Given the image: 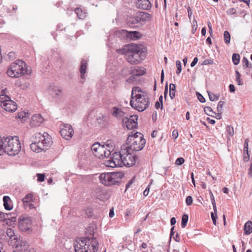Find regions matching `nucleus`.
Listing matches in <instances>:
<instances>
[{
	"instance_id": "obj_1",
	"label": "nucleus",
	"mask_w": 252,
	"mask_h": 252,
	"mask_svg": "<svg viewBox=\"0 0 252 252\" xmlns=\"http://www.w3.org/2000/svg\"><path fill=\"white\" fill-rule=\"evenodd\" d=\"M122 53L126 55L127 62L131 64H139L145 58V53L140 47L134 44L124 46Z\"/></svg>"
},
{
	"instance_id": "obj_2",
	"label": "nucleus",
	"mask_w": 252,
	"mask_h": 252,
	"mask_svg": "<svg viewBox=\"0 0 252 252\" xmlns=\"http://www.w3.org/2000/svg\"><path fill=\"white\" fill-rule=\"evenodd\" d=\"M30 73L31 71L28 69L25 62L20 60H17L16 63H11L7 70V75L13 78H17Z\"/></svg>"
},
{
	"instance_id": "obj_3",
	"label": "nucleus",
	"mask_w": 252,
	"mask_h": 252,
	"mask_svg": "<svg viewBox=\"0 0 252 252\" xmlns=\"http://www.w3.org/2000/svg\"><path fill=\"white\" fill-rule=\"evenodd\" d=\"M124 176L123 173L121 172L102 173L99 176V179L104 186H111L119 185Z\"/></svg>"
},
{
	"instance_id": "obj_4",
	"label": "nucleus",
	"mask_w": 252,
	"mask_h": 252,
	"mask_svg": "<svg viewBox=\"0 0 252 252\" xmlns=\"http://www.w3.org/2000/svg\"><path fill=\"white\" fill-rule=\"evenodd\" d=\"M3 140L4 153L9 156H15L19 153L21 147L18 137H7L3 138Z\"/></svg>"
},
{
	"instance_id": "obj_5",
	"label": "nucleus",
	"mask_w": 252,
	"mask_h": 252,
	"mask_svg": "<svg viewBox=\"0 0 252 252\" xmlns=\"http://www.w3.org/2000/svg\"><path fill=\"white\" fill-rule=\"evenodd\" d=\"M136 103L134 104L133 99L130 101V106L137 110L139 112H142L146 110L150 105L149 98L147 94H136L134 95Z\"/></svg>"
},
{
	"instance_id": "obj_6",
	"label": "nucleus",
	"mask_w": 252,
	"mask_h": 252,
	"mask_svg": "<svg viewBox=\"0 0 252 252\" xmlns=\"http://www.w3.org/2000/svg\"><path fill=\"white\" fill-rule=\"evenodd\" d=\"M146 144V140L144 136L136 137L134 139L126 143L128 146L126 147L129 150L132 151H139L142 150Z\"/></svg>"
},
{
	"instance_id": "obj_7",
	"label": "nucleus",
	"mask_w": 252,
	"mask_h": 252,
	"mask_svg": "<svg viewBox=\"0 0 252 252\" xmlns=\"http://www.w3.org/2000/svg\"><path fill=\"white\" fill-rule=\"evenodd\" d=\"M124 156L122 161V165L130 167L133 165L135 163V156L132 153H130L129 150L125 148V152L124 153Z\"/></svg>"
},
{
	"instance_id": "obj_8",
	"label": "nucleus",
	"mask_w": 252,
	"mask_h": 252,
	"mask_svg": "<svg viewBox=\"0 0 252 252\" xmlns=\"http://www.w3.org/2000/svg\"><path fill=\"white\" fill-rule=\"evenodd\" d=\"M91 237L88 235L85 237H82L74 243V247L75 252H85L87 242H89Z\"/></svg>"
},
{
	"instance_id": "obj_9",
	"label": "nucleus",
	"mask_w": 252,
	"mask_h": 252,
	"mask_svg": "<svg viewBox=\"0 0 252 252\" xmlns=\"http://www.w3.org/2000/svg\"><path fill=\"white\" fill-rule=\"evenodd\" d=\"M94 232L93 233H90L91 237L89 242H87L88 244H87L85 252H95L98 249V242L96 239L94 237Z\"/></svg>"
},
{
	"instance_id": "obj_10",
	"label": "nucleus",
	"mask_w": 252,
	"mask_h": 252,
	"mask_svg": "<svg viewBox=\"0 0 252 252\" xmlns=\"http://www.w3.org/2000/svg\"><path fill=\"white\" fill-rule=\"evenodd\" d=\"M62 126L60 130L62 136L67 140L71 138L74 133L72 126L69 124H64Z\"/></svg>"
},
{
	"instance_id": "obj_11",
	"label": "nucleus",
	"mask_w": 252,
	"mask_h": 252,
	"mask_svg": "<svg viewBox=\"0 0 252 252\" xmlns=\"http://www.w3.org/2000/svg\"><path fill=\"white\" fill-rule=\"evenodd\" d=\"M138 119V116L137 115L130 116L129 118L125 117V118L123 119V122L125 123V126L128 129H132L134 128H136L137 126V121Z\"/></svg>"
},
{
	"instance_id": "obj_12",
	"label": "nucleus",
	"mask_w": 252,
	"mask_h": 252,
	"mask_svg": "<svg viewBox=\"0 0 252 252\" xmlns=\"http://www.w3.org/2000/svg\"><path fill=\"white\" fill-rule=\"evenodd\" d=\"M136 16L140 27L143 26L146 22L150 21L152 17L150 14L145 12H138L136 13Z\"/></svg>"
},
{
	"instance_id": "obj_13",
	"label": "nucleus",
	"mask_w": 252,
	"mask_h": 252,
	"mask_svg": "<svg viewBox=\"0 0 252 252\" xmlns=\"http://www.w3.org/2000/svg\"><path fill=\"white\" fill-rule=\"evenodd\" d=\"M1 106L5 111L13 112L15 111L17 109V104L12 100H5L1 102Z\"/></svg>"
},
{
	"instance_id": "obj_14",
	"label": "nucleus",
	"mask_w": 252,
	"mask_h": 252,
	"mask_svg": "<svg viewBox=\"0 0 252 252\" xmlns=\"http://www.w3.org/2000/svg\"><path fill=\"white\" fill-rule=\"evenodd\" d=\"M13 252H30L31 250H29V246L26 241H22L21 243L16 244L15 248H13Z\"/></svg>"
},
{
	"instance_id": "obj_15",
	"label": "nucleus",
	"mask_w": 252,
	"mask_h": 252,
	"mask_svg": "<svg viewBox=\"0 0 252 252\" xmlns=\"http://www.w3.org/2000/svg\"><path fill=\"white\" fill-rule=\"evenodd\" d=\"M124 152H125V148L121 149L119 152H115L113 153L112 156L111 157L117 163L118 166H122V161Z\"/></svg>"
},
{
	"instance_id": "obj_16",
	"label": "nucleus",
	"mask_w": 252,
	"mask_h": 252,
	"mask_svg": "<svg viewBox=\"0 0 252 252\" xmlns=\"http://www.w3.org/2000/svg\"><path fill=\"white\" fill-rule=\"evenodd\" d=\"M43 121L44 119L40 114H35L32 117L30 124L32 127L38 126Z\"/></svg>"
},
{
	"instance_id": "obj_17",
	"label": "nucleus",
	"mask_w": 252,
	"mask_h": 252,
	"mask_svg": "<svg viewBox=\"0 0 252 252\" xmlns=\"http://www.w3.org/2000/svg\"><path fill=\"white\" fill-rule=\"evenodd\" d=\"M42 138L40 139V143L43 144L44 147L47 149L48 147H50L52 144L51 137L49 134L44 132L42 134Z\"/></svg>"
},
{
	"instance_id": "obj_18",
	"label": "nucleus",
	"mask_w": 252,
	"mask_h": 252,
	"mask_svg": "<svg viewBox=\"0 0 252 252\" xmlns=\"http://www.w3.org/2000/svg\"><path fill=\"white\" fill-rule=\"evenodd\" d=\"M111 115L117 118V119H121L125 117V115L126 113L124 112L122 109L119 108L117 107H113L111 111Z\"/></svg>"
},
{
	"instance_id": "obj_19",
	"label": "nucleus",
	"mask_w": 252,
	"mask_h": 252,
	"mask_svg": "<svg viewBox=\"0 0 252 252\" xmlns=\"http://www.w3.org/2000/svg\"><path fill=\"white\" fill-rule=\"evenodd\" d=\"M29 220L28 218L26 217H20L19 219L18 226L21 230L26 231L29 229V227L27 226Z\"/></svg>"
},
{
	"instance_id": "obj_20",
	"label": "nucleus",
	"mask_w": 252,
	"mask_h": 252,
	"mask_svg": "<svg viewBox=\"0 0 252 252\" xmlns=\"http://www.w3.org/2000/svg\"><path fill=\"white\" fill-rule=\"evenodd\" d=\"M137 6L142 9L148 10L151 7V4L149 0H138Z\"/></svg>"
},
{
	"instance_id": "obj_21",
	"label": "nucleus",
	"mask_w": 252,
	"mask_h": 252,
	"mask_svg": "<svg viewBox=\"0 0 252 252\" xmlns=\"http://www.w3.org/2000/svg\"><path fill=\"white\" fill-rule=\"evenodd\" d=\"M146 73L145 69L143 67L136 66L133 69H131L129 74L133 75L135 76H140Z\"/></svg>"
},
{
	"instance_id": "obj_22",
	"label": "nucleus",
	"mask_w": 252,
	"mask_h": 252,
	"mask_svg": "<svg viewBox=\"0 0 252 252\" xmlns=\"http://www.w3.org/2000/svg\"><path fill=\"white\" fill-rule=\"evenodd\" d=\"M126 23L131 28L140 27L136 15L127 17Z\"/></svg>"
},
{
	"instance_id": "obj_23",
	"label": "nucleus",
	"mask_w": 252,
	"mask_h": 252,
	"mask_svg": "<svg viewBox=\"0 0 252 252\" xmlns=\"http://www.w3.org/2000/svg\"><path fill=\"white\" fill-rule=\"evenodd\" d=\"M49 90L50 94L52 95H54L55 97L57 98L62 97V91L58 87L51 86L49 88Z\"/></svg>"
},
{
	"instance_id": "obj_24",
	"label": "nucleus",
	"mask_w": 252,
	"mask_h": 252,
	"mask_svg": "<svg viewBox=\"0 0 252 252\" xmlns=\"http://www.w3.org/2000/svg\"><path fill=\"white\" fill-rule=\"evenodd\" d=\"M31 149L34 152L40 153L42 151L46 150L43 144L40 143H32L30 145Z\"/></svg>"
},
{
	"instance_id": "obj_25",
	"label": "nucleus",
	"mask_w": 252,
	"mask_h": 252,
	"mask_svg": "<svg viewBox=\"0 0 252 252\" xmlns=\"http://www.w3.org/2000/svg\"><path fill=\"white\" fill-rule=\"evenodd\" d=\"M252 233V221H247L244 226V234L246 235H250Z\"/></svg>"
},
{
	"instance_id": "obj_26",
	"label": "nucleus",
	"mask_w": 252,
	"mask_h": 252,
	"mask_svg": "<svg viewBox=\"0 0 252 252\" xmlns=\"http://www.w3.org/2000/svg\"><path fill=\"white\" fill-rule=\"evenodd\" d=\"M127 32V36L134 40L140 39L142 36V34L137 31Z\"/></svg>"
},
{
	"instance_id": "obj_27",
	"label": "nucleus",
	"mask_w": 252,
	"mask_h": 252,
	"mask_svg": "<svg viewBox=\"0 0 252 252\" xmlns=\"http://www.w3.org/2000/svg\"><path fill=\"white\" fill-rule=\"evenodd\" d=\"M87 66V62L85 59H82L81 61V64L80 67V72L81 73V77L83 79L84 78L85 74L86 72V68Z\"/></svg>"
},
{
	"instance_id": "obj_28",
	"label": "nucleus",
	"mask_w": 252,
	"mask_h": 252,
	"mask_svg": "<svg viewBox=\"0 0 252 252\" xmlns=\"http://www.w3.org/2000/svg\"><path fill=\"white\" fill-rule=\"evenodd\" d=\"M143 135L138 132H135L134 131H131L129 132L128 137L126 140V143H129V141H131L132 139L136 138V137H139V136H142Z\"/></svg>"
},
{
	"instance_id": "obj_29",
	"label": "nucleus",
	"mask_w": 252,
	"mask_h": 252,
	"mask_svg": "<svg viewBox=\"0 0 252 252\" xmlns=\"http://www.w3.org/2000/svg\"><path fill=\"white\" fill-rule=\"evenodd\" d=\"M12 239H9L8 240V244L13 246V248H15L16 246V244H18V243H21L23 240H21L17 236H14L13 237L11 238Z\"/></svg>"
},
{
	"instance_id": "obj_30",
	"label": "nucleus",
	"mask_w": 252,
	"mask_h": 252,
	"mask_svg": "<svg viewBox=\"0 0 252 252\" xmlns=\"http://www.w3.org/2000/svg\"><path fill=\"white\" fill-rule=\"evenodd\" d=\"M10 201V198L8 196H4L3 197V206L6 210L9 211L12 209V207L9 204V202Z\"/></svg>"
},
{
	"instance_id": "obj_31",
	"label": "nucleus",
	"mask_w": 252,
	"mask_h": 252,
	"mask_svg": "<svg viewBox=\"0 0 252 252\" xmlns=\"http://www.w3.org/2000/svg\"><path fill=\"white\" fill-rule=\"evenodd\" d=\"M42 134L40 132H38L34 134L31 137V141L33 143H40V139L42 138Z\"/></svg>"
},
{
	"instance_id": "obj_32",
	"label": "nucleus",
	"mask_w": 252,
	"mask_h": 252,
	"mask_svg": "<svg viewBox=\"0 0 252 252\" xmlns=\"http://www.w3.org/2000/svg\"><path fill=\"white\" fill-rule=\"evenodd\" d=\"M146 94L145 93L142 91L140 87L137 86L133 87L131 92V99H133L134 98H135L134 94H135V95L136 94Z\"/></svg>"
},
{
	"instance_id": "obj_33",
	"label": "nucleus",
	"mask_w": 252,
	"mask_h": 252,
	"mask_svg": "<svg viewBox=\"0 0 252 252\" xmlns=\"http://www.w3.org/2000/svg\"><path fill=\"white\" fill-rule=\"evenodd\" d=\"M106 145H101V147L98 149L97 152L94 155V156L98 158H103V154L104 153L105 150Z\"/></svg>"
},
{
	"instance_id": "obj_34",
	"label": "nucleus",
	"mask_w": 252,
	"mask_h": 252,
	"mask_svg": "<svg viewBox=\"0 0 252 252\" xmlns=\"http://www.w3.org/2000/svg\"><path fill=\"white\" fill-rule=\"evenodd\" d=\"M176 86L174 84L171 83L169 85V96L171 99H173L175 96Z\"/></svg>"
},
{
	"instance_id": "obj_35",
	"label": "nucleus",
	"mask_w": 252,
	"mask_h": 252,
	"mask_svg": "<svg viewBox=\"0 0 252 252\" xmlns=\"http://www.w3.org/2000/svg\"><path fill=\"white\" fill-rule=\"evenodd\" d=\"M75 12L78 18L80 19H83L86 17V13L84 12L80 8H76L75 9Z\"/></svg>"
},
{
	"instance_id": "obj_36",
	"label": "nucleus",
	"mask_w": 252,
	"mask_h": 252,
	"mask_svg": "<svg viewBox=\"0 0 252 252\" xmlns=\"http://www.w3.org/2000/svg\"><path fill=\"white\" fill-rule=\"evenodd\" d=\"M105 165L106 166L110 167H115L118 165L117 163L116 162L111 158L105 161Z\"/></svg>"
},
{
	"instance_id": "obj_37",
	"label": "nucleus",
	"mask_w": 252,
	"mask_h": 252,
	"mask_svg": "<svg viewBox=\"0 0 252 252\" xmlns=\"http://www.w3.org/2000/svg\"><path fill=\"white\" fill-rule=\"evenodd\" d=\"M232 62L234 65H238L240 63V57L238 54L234 53L232 55Z\"/></svg>"
},
{
	"instance_id": "obj_38",
	"label": "nucleus",
	"mask_w": 252,
	"mask_h": 252,
	"mask_svg": "<svg viewBox=\"0 0 252 252\" xmlns=\"http://www.w3.org/2000/svg\"><path fill=\"white\" fill-rule=\"evenodd\" d=\"M230 37L229 32L227 31H224L223 32V38L225 44H228L230 43Z\"/></svg>"
},
{
	"instance_id": "obj_39",
	"label": "nucleus",
	"mask_w": 252,
	"mask_h": 252,
	"mask_svg": "<svg viewBox=\"0 0 252 252\" xmlns=\"http://www.w3.org/2000/svg\"><path fill=\"white\" fill-rule=\"evenodd\" d=\"M189 217L187 214H184L182 218L181 226L182 228H185L188 221Z\"/></svg>"
},
{
	"instance_id": "obj_40",
	"label": "nucleus",
	"mask_w": 252,
	"mask_h": 252,
	"mask_svg": "<svg viewBox=\"0 0 252 252\" xmlns=\"http://www.w3.org/2000/svg\"><path fill=\"white\" fill-rule=\"evenodd\" d=\"M32 200V195L31 194H27L22 199V201L25 206V203H30Z\"/></svg>"
},
{
	"instance_id": "obj_41",
	"label": "nucleus",
	"mask_w": 252,
	"mask_h": 252,
	"mask_svg": "<svg viewBox=\"0 0 252 252\" xmlns=\"http://www.w3.org/2000/svg\"><path fill=\"white\" fill-rule=\"evenodd\" d=\"M101 146V145H100L99 143L97 142H96L93 144V145L91 147V149L94 155L97 152L98 149H99V148H100Z\"/></svg>"
},
{
	"instance_id": "obj_42",
	"label": "nucleus",
	"mask_w": 252,
	"mask_h": 252,
	"mask_svg": "<svg viewBox=\"0 0 252 252\" xmlns=\"http://www.w3.org/2000/svg\"><path fill=\"white\" fill-rule=\"evenodd\" d=\"M236 81L238 85H242L243 83L241 79V75L238 70H235Z\"/></svg>"
},
{
	"instance_id": "obj_43",
	"label": "nucleus",
	"mask_w": 252,
	"mask_h": 252,
	"mask_svg": "<svg viewBox=\"0 0 252 252\" xmlns=\"http://www.w3.org/2000/svg\"><path fill=\"white\" fill-rule=\"evenodd\" d=\"M6 234L9 237V239H12L11 238L15 236L14 230L11 228L7 229Z\"/></svg>"
},
{
	"instance_id": "obj_44",
	"label": "nucleus",
	"mask_w": 252,
	"mask_h": 252,
	"mask_svg": "<svg viewBox=\"0 0 252 252\" xmlns=\"http://www.w3.org/2000/svg\"><path fill=\"white\" fill-rule=\"evenodd\" d=\"M3 138H4V137L1 138L0 136V156L4 153Z\"/></svg>"
},
{
	"instance_id": "obj_45",
	"label": "nucleus",
	"mask_w": 252,
	"mask_h": 252,
	"mask_svg": "<svg viewBox=\"0 0 252 252\" xmlns=\"http://www.w3.org/2000/svg\"><path fill=\"white\" fill-rule=\"evenodd\" d=\"M107 147H109V144H106L105 146V150H104V153L103 154V158H108L111 155V151L110 149H107Z\"/></svg>"
},
{
	"instance_id": "obj_46",
	"label": "nucleus",
	"mask_w": 252,
	"mask_h": 252,
	"mask_svg": "<svg viewBox=\"0 0 252 252\" xmlns=\"http://www.w3.org/2000/svg\"><path fill=\"white\" fill-rule=\"evenodd\" d=\"M207 92L208 94L209 99L211 101H215V100L219 99V95L214 94L213 93H212L211 92H209V91H208Z\"/></svg>"
},
{
	"instance_id": "obj_47",
	"label": "nucleus",
	"mask_w": 252,
	"mask_h": 252,
	"mask_svg": "<svg viewBox=\"0 0 252 252\" xmlns=\"http://www.w3.org/2000/svg\"><path fill=\"white\" fill-rule=\"evenodd\" d=\"M204 111L206 114L211 117H214L213 115L211 114L213 112L212 109L209 106H206L204 108Z\"/></svg>"
},
{
	"instance_id": "obj_48",
	"label": "nucleus",
	"mask_w": 252,
	"mask_h": 252,
	"mask_svg": "<svg viewBox=\"0 0 252 252\" xmlns=\"http://www.w3.org/2000/svg\"><path fill=\"white\" fill-rule=\"evenodd\" d=\"M176 66H177V70L176 73L179 74L181 73L182 71V64L181 62L180 61H177L176 62Z\"/></svg>"
},
{
	"instance_id": "obj_49",
	"label": "nucleus",
	"mask_w": 252,
	"mask_h": 252,
	"mask_svg": "<svg viewBox=\"0 0 252 252\" xmlns=\"http://www.w3.org/2000/svg\"><path fill=\"white\" fill-rule=\"evenodd\" d=\"M227 133L230 136H232L234 134L233 127L230 126H228L226 127Z\"/></svg>"
},
{
	"instance_id": "obj_50",
	"label": "nucleus",
	"mask_w": 252,
	"mask_h": 252,
	"mask_svg": "<svg viewBox=\"0 0 252 252\" xmlns=\"http://www.w3.org/2000/svg\"><path fill=\"white\" fill-rule=\"evenodd\" d=\"M197 27H198V26H197V21L195 19H194L192 21V26L191 32H192V33H194L196 32V31L197 29Z\"/></svg>"
},
{
	"instance_id": "obj_51",
	"label": "nucleus",
	"mask_w": 252,
	"mask_h": 252,
	"mask_svg": "<svg viewBox=\"0 0 252 252\" xmlns=\"http://www.w3.org/2000/svg\"><path fill=\"white\" fill-rule=\"evenodd\" d=\"M27 115H28V114L26 113L24 111H21L18 113L16 117L17 118L24 119L27 117Z\"/></svg>"
},
{
	"instance_id": "obj_52",
	"label": "nucleus",
	"mask_w": 252,
	"mask_h": 252,
	"mask_svg": "<svg viewBox=\"0 0 252 252\" xmlns=\"http://www.w3.org/2000/svg\"><path fill=\"white\" fill-rule=\"evenodd\" d=\"M129 72L130 71H129L127 68H124L121 70L120 74L123 76H126L129 74Z\"/></svg>"
},
{
	"instance_id": "obj_53",
	"label": "nucleus",
	"mask_w": 252,
	"mask_h": 252,
	"mask_svg": "<svg viewBox=\"0 0 252 252\" xmlns=\"http://www.w3.org/2000/svg\"><path fill=\"white\" fill-rule=\"evenodd\" d=\"M224 104V102L222 101H220L218 106H217V111L218 112H222V109L223 108V106Z\"/></svg>"
},
{
	"instance_id": "obj_54",
	"label": "nucleus",
	"mask_w": 252,
	"mask_h": 252,
	"mask_svg": "<svg viewBox=\"0 0 252 252\" xmlns=\"http://www.w3.org/2000/svg\"><path fill=\"white\" fill-rule=\"evenodd\" d=\"M196 95L198 99L199 100L200 102L204 103L205 102V98L201 94H200L198 92H196Z\"/></svg>"
},
{
	"instance_id": "obj_55",
	"label": "nucleus",
	"mask_w": 252,
	"mask_h": 252,
	"mask_svg": "<svg viewBox=\"0 0 252 252\" xmlns=\"http://www.w3.org/2000/svg\"><path fill=\"white\" fill-rule=\"evenodd\" d=\"M36 176L37 177V181L38 182H43L44 181V179H45V174H44L37 173L36 174Z\"/></svg>"
},
{
	"instance_id": "obj_56",
	"label": "nucleus",
	"mask_w": 252,
	"mask_h": 252,
	"mask_svg": "<svg viewBox=\"0 0 252 252\" xmlns=\"http://www.w3.org/2000/svg\"><path fill=\"white\" fill-rule=\"evenodd\" d=\"M16 221V218L15 216H11L9 218V220H8V221L6 222V223L7 225H11V222H15Z\"/></svg>"
},
{
	"instance_id": "obj_57",
	"label": "nucleus",
	"mask_w": 252,
	"mask_h": 252,
	"mask_svg": "<svg viewBox=\"0 0 252 252\" xmlns=\"http://www.w3.org/2000/svg\"><path fill=\"white\" fill-rule=\"evenodd\" d=\"M242 64H243V67H249V62L247 58L244 57L243 58Z\"/></svg>"
},
{
	"instance_id": "obj_58",
	"label": "nucleus",
	"mask_w": 252,
	"mask_h": 252,
	"mask_svg": "<svg viewBox=\"0 0 252 252\" xmlns=\"http://www.w3.org/2000/svg\"><path fill=\"white\" fill-rule=\"evenodd\" d=\"M236 11H237L235 8H230L226 11V13L227 15H231L235 14L236 13Z\"/></svg>"
},
{
	"instance_id": "obj_59",
	"label": "nucleus",
	"mask_w": 252,
	"mask_h": 252,
	"mask_svg": "<svg viewBox=\"0 0 252 252\" xmlns=\"http://www.w3.org/2000/svg\"><path fill=\"white\" fill-rule=\"evenodd\" d=\"M193 199L191 196H188L186 199V202L187 205H191L192 203Z\"/></svg>"
},
{
	"instance_id": "obj_60",
	"label": "nucleus",
	"mask_w": 252,
	"mask_h": 252,
	"mask_svg": "<svg viewBox=\"0 0 252 252\" xmlns=\"http://www.w3.org/2000/svg\"><path fill=\"white\" fill-rule=\"evenodd\" d=\"M214 63V61L212 59H206L204 60L202 63L201 65H207V64H212Z\"/></svg>"
},
{
	"instance_id": "obj_61",
	"label": "nucleus",
	"mask_w": 252,
	"mask_h": 252,
	"mask_svg": "<svg viewBox=\"0 0 252 252\" xmlns=\"http://www.w3.org/2000/svg\"><path fill=\"white\" fill-rule=\"evenodd\" d=\"M185 162V159L183 158H178L175 162V163L178 165H181Z\"/></svg>"
},
{
	"instance_id": "obj_62",
	"label": "nucleus",
	"mask_w": 252,
	"mask_h": 252,
	"mask_svg": "<svg viewBox=\"0 0 252 252\" xmlns=\"http://www.w3.org/2000/svg\"><path fill=\"white\" fill-rule=\"evenodd\" d=\"M16 53L14 52H10L8 54V57L10 60H13L15 59L16 58Z\"/></svg>"
},
{
	"instance_id": "obj_63",
	"label": "nucleus",
	"mask_w": 252,
	"mask_h": 252,
	"mask_svg": "<svg viewBox=\"0 0 252 252\" xmlns=\"http://www.w3.org/2000/svg\"><path fill=\"white\" fill-rule=\"evenodd\" d=\"M135 181V178L133 177L131 179H130L128 182L126 184V190L128 188H129L131 185L133 184Z\"/></svg>"
},
{
	"instance_id": "obj_64",
	"label": "nucleus",
	"mask_w": 252,
	"mask_h": 252,
	"mask_svg": "<svg viewBox=\"0 0 252 252\" xmlns=\"http://www.w3.org/2000/svg\"><path fill=\"white\" fill-rule=\"evenodd\" d=\"M211 218L213 222V223L216 225V221H217V214H215L214 213L212 212L211 213Z\"/></svg>"
}]
</instances>
